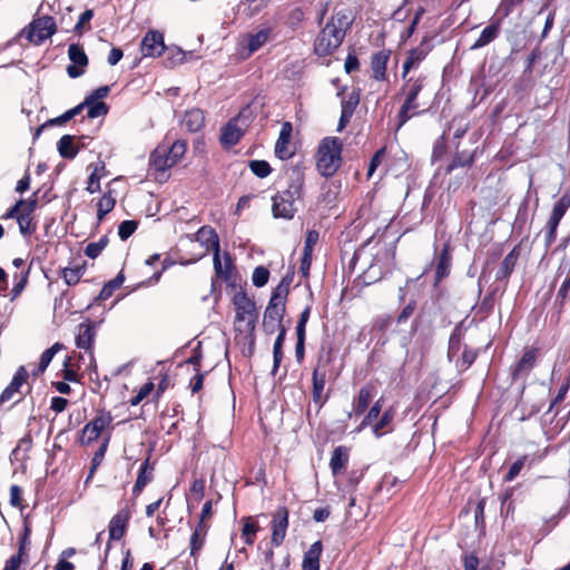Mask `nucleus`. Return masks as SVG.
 Here are the masks:
<instances>
[{
  "label": "nucleus",
  "instance_id": "6",
  "mask_svg": "<svg viewBox=\"0 0 570 570\" xmlns=\"http://www.w3.org/2000/svg\"><path fill=\"white\" fill-rule=\"evenodd\" d=\"M249 124V117L245 110L240 111L235 118L230 119L222 129L220 141L225 147L236 145Z\"/></svg>",
  "mask_w": 570,
  "mask_h": 570
},
{
  "label": "nucleus",
  "instance_id": "54",
  "mask_svg": "<svg viewBox=\"0 0 570 570\" xmlns=\"http://www.w3.org/2000/svg\"><path fill=\"white\" fill-rule=\"evenodd\" d=\"M18 225L20 233L22 235L31 234L33 228L31 227L32 216H28L27 214H19L18 215Z\"/></svg>",
  "mask_w": 570,
  "mask_h": 570
},
{
  "label": "nucleus",
  "instance_id": "39",
  "mask_svg": "<svg viewBox=\"0 0 570 570\" xmlns=\"http://www.w3.org/2000/svg\"><path fill=\"white\" fill-rule=\"evenodd\" d=\"M125 281V277L124 275L120 273L118 274L114 279H111L110 282H108L104 287L100 291V294H99V298L101 299H107L109 296H111V294L114 293L115 289H117L118 287L121 286V284L124 283Z\"/></svg>",
  "mask_w": 570,
  "mask_h": 570
},
{
  "label": "nucleus",
  "instance_id": "8",
  "mask_svg": "<svg viewBox=\"0 0 570 570\" xmlns=\"http://www.w3.org/2000/svg\"><path fill=\"white\" fill-rule=\"evenodd\" d=\"M570 207V195H563L553 206L550 217L546 225V243L551 245L557 236V228L564 216L566 212Z\"/></svg>",
  "mask_w": 570,
  "mask_h": 570
},
{
  "label": "nucleus",
  "instance_id": "50",
  "mask_svg": "<svg viewBox=\"0 0 570 570\" xmlns=\"http://www.w3.org/2000/svg\"><path fill=\"white\" fill-rule=\"evenodd\" d=\"M154 383L147 382L145 383L138 391V393L130 400V404L132 406L138 405L144 399H146L151 391L154 390Z\"/></svg>",
  "mask_w": 570,
  "mask_h": 570
},
{
  "label": "nucleus",
  "instance_id": "30",
  "mask_svg": "<svg viewBox=\"0 0 570 570\" xmlns=\"http://www.w3.org/2000/svg\"><path fill=\"white\" fill-rule=\"evenodd\" d=\"M214 267L218 277L227 279L232 267L230 257L225 254L223 259L219 255V249L214 252Z\"/></svg>",
  "mask_w": 570,
  "mask_h": 570
},
{
  "label": "nucleus",
  "instance_id": "1",
  "mask_svg": "<svg viewBox=\"0 0 570 570\" xmlns=\"http://www.w3.org/2000/svg\"><path fill=\"white\" fill-rule=\"evenodd\" d=\"M352 23V16L347 10L336 11L331 20L321 30L314 43L318 56L331 55L342 43L345 32Z\"/></svg>",
  "mask_w": 570,
  "mask_h": 570
},
{
  "label": "nucleus",
  "instance_id": "10",
  "mask_svg": "<svg viewBox=\"0 0 570 570\" xmlns=\"http://www.w3.org/2000/svg\"><path fill=\"white\" fill-rule=\"evenodd\" d=\"M56 31V23L51 17H41L30 24L28 38L35 45H40Z\"/></svg>",
  "mask_w": 570,
  "mask_h": 570
},
{
  "label": "nucleus",
  "instance_id": "61",
  "mask_svg": "<svg viewBox=\"0 0 570 570\" xmlns=\"http://www.w3.org/2000/svg\"><path fill=\"white\" fill-rule=\"evenodd\" d=\"M212 508H213L212 501L205 502V504L203 505V509H202L200 519H199L198 524L206 523V520L212 517V514H213Z\"/></svg>",
  "mask_w": 570,
  "mask_h": 570
},
{
  "label": "nucleus",
  "instance_id": "42",
  "mask_svg": "<svg viewBox=\"0 0 570 570\" xmlns=\"http://www.w3.org/2000/svg\"><path fill=\"white\" fill-rule=\"evenodd\" d=\"M108 238L107 236H102L98 242L89 243L86 246L85 254L90 258H96L102 249L107 246Z\"/></svg>",
  "mask_w": 570,
  "mask_h": 570
},
{
  "label": "nucleus",
  "instance_id": "11",
  "mask_svg": "<svg viewBox=\"0 0 570 570\" xmlns=\"http://www.w3.org/2000/svg\"><path fill=\"white\" fill-rule=\"evenodd\" d=\"M96 336V325L95 323L88 321L79 324L78 332L76 335V345L79 348L89 352L90 364L89 366L96 370L97 365L95 363V358L92 355V345Z\"/></svg>",
  "mask_w": 570,
  "mask_h": 570
},
{
  "label": "nucleus",
  "instance_id": "45",
  "mask_svg": "<svg viewBox=\"0 0 570 570\" xmlns=\"http://www.w3.org/2000/svg\"><path fill=\"white\" fill-rule=\"evenodd\" d=\"M250 170L261 178H265L271 174V166L265 160H252L249 163Z\"/></svg>",
  "mask_w": 570,
  "mask_h": 570
},
{
  "label": "nucleus",
  "instance_id": "38",
  "mask_svg": "<svg viewBox=\"0 0 570 570\" xmlns=\"http://www.w3.org/2000/svg\"><path fill=\"white\" fill-rule=\"evenodd\" d=\"M151 480V472L148 471L147 463H144L140 468L138 478L136 480V483L134 485L132 492L135 494H138L142 491L145 485Z\"/></svg>",
  "mask_w": 570,
  "mask_h": 570
},
{
  "label": "nucleus",
  "instance_id": "63",
  "mask_svg": "<svg viewBox=\"0 0 570 570\" xmlns=\"http://www.w3.org/2000/svg\"><path fill=\"white\" fill-rule=\"evenodd\" d=\"M122 58V50L119 48H112L108 56V63L110 66L117 65Z\"/></svg>",
  "mask_w": 570,
  "mask_h": 570
},
{
  "label": "nucleus",
  "instance_id": "56",
  "mask_svg": "<svg viewBox=\"0 0 570 570\" xmlns=\"http://www.w3.org/2000/svg\"><path fill=\"white\" fill-rule=\"evenodd\" d=\"M317 242H318V233L316 230H309L307 233V235H306L304 253L303 254L312 255L313 247L315 246V244Z\"/></svg>",
  "mask_w": 570,
  "mask_h": 570
},
{
  "label": "nucleus",
  "instance_id": "31",
  "mask_svg": "<svg viewBox=\"0 0 570 570\" xmlns=\"http://www.w3.org/2000/svg\"><path fill=\"white\" fill-rule=\"evenodd\" d=\"M116 205V198L111 190H107L97 203V217L101 220L109 212L114 209Z\"/></svg>",
  "mask_w": 570,
  "mask_h": 570
},
{
  "label": "nucleus",
  "instance_id": "16",
  "mask_svg": "<svg viewBox=\"0 0 570 570\" xmlns=\"http://www.w3.org/2000/svg\"><path fill=\"white\" fill-rule=\"evenodd\" d=\"M328 362L330 357H321L313 372V399L318 403L323 400V391L327 379L326 364Z\"/></svg>",
  "mask_w": 570,
  "mask_h": 570
},
{
  "label": "nucleus",
  "instance_id": "64",
  "mask_svg": "<svg viewBox=\"0 0 570 570\" xmlns=\"http://www.w3.org/2000/svg\"><path fill=\"white\" fill-rule=\"evenodd\" d=\"M30 187V175L29 174H26L20 180H18L17 183V186H16V191L17 193H24L29 189Z\"/></svg>",
  "mask_w": 570,
  "mask_h": 570
},
{
  "label": "nucleus",
  "instance_id": "24",
  "mask_svg": "<svg viewBox=\"0 0 570 570\" xmlns=\"http://www.w3.org/2000/svg\"><path fill=\"white\" fill-rule=\"evenodd\" d=\"M205 122L204 114L200 109H190L186 111L183 125L191 132H196L202 129Z\"/></svg>",
  "mask_w": 570,
  "mask_h": 570
},
{
  "label": "nucleus",
  "instance_id": "40",
  "mask_svg": "<svg viewBox=\"0 0 570 570\" xmlns=\"http://www.w3.org/2000/svg\"><path fill=\"white\" fill-rule=\"evenodd\" d=\"M61 350V344L55 343L50 348H47L40 356L39 362V372L42 373L46 371L51 360L56 355V353Z\"/></svg>",
  "mask_w": 570,
  "mask_h": 570
},
{
  "label": "nucleus",
  "instance_id": "58",
  "mask_svg": "<svg viewBox=\"0 0 570 570\" xmlns=\"http://www.w3.org/2000/svg\"><path fill=\"white\" fill-rule=\"evenodd\" d=\"M263 327L268 334H273L277 330L281 332L282 328H285L281 322L271 321L267 318H263Z\"/></svg>",
  "mask_w": 570,
  "mask_h": 570
},
{
  "label": "nucleus",
  "instance_id": "12",
  "mask_svg": "<svg viewBox=\"0 0 570 570\" xmlns=\"http://www.w3.org/2000/svg\"><path fill=\"white\" fill-rule=\"evenodd\" d=\"M423 83L421 80H410L405 88L407 89V96L406 99L401 108L399 118H400V126L404 125L411 117L412 111L417 108V105L415 104V99L420 91L422 90Z\"/></svg>",
  "mask_w": 570,
  "mask_h": 570
},
{
  "label": "nucleus",
  "instance_id": "49",
  "mask_svg": "<svg viewBox=\"0 0 570 570\" xmlns=\"http://www.w3.org/2000/svg\"><path fill=\"white\" fill-rule=\"evenodd\" d=\"M381 409H382L381 400H379L370 409L368 413L366 414V416L364 417L363 422L360 425V430L367 425H372L373 421H375L377 419V416L380 415Z\"/></svg>",
  "mask_w": 570,
  "mask_h": 570
},
{
  "label": "nucleus",
  "instance_id": "25",
  "mask_svg": "<svg viewBox=\"0 0 570 570\" xmlns=\"http://www.w3.org/2000/svg\"><path fill=\"white\" fill-rule=\"evenodd\" d=\"M209 525L207 523L197 524L190 537V554L196 557L202 550Z\"/></svg>",
  "mask_w": 570,
  "mask_h": 570
},
{
  "label": "nucleus",
  "instance_id": "53",
  "mask_svg": "<svg viewBox=\"0 0 570 570\" xmlns=\"http://www.w3.org/2000/svg\"><path fill=\"white\" fill-rule=\"evenodd\" d=\"M24 553L23 546L21 544L19 548V552L12 557H10L4 564L3 570H18L22 562V554Z\"/></svg>",
  "mask_w": 570,
  "mask_h": 570
},
{
  "label": "nucleus",
  "instance_id": "21",
  "mask_svg": "<svg viewBox=\"0 0 570 570\" xmlns=\"http://www.w3.org/2000/svg\"><path fill=\"white\" fill-rule=\"evenodd\" d=\"M195 236L197 242H199L207 250L213 249L216 252L219 249V238L213 228L204 226L198 229Z\"/></svg>",
  "mask_w": 570,
  "mask_h": 570
},
{
  "label": "nucleus",
  "instance_id": "9",
  "mask_svg": "<svg viewBox=\"0 0 570 570\" xmlns=\"http://www.w3.org/2000/svg\"><path fill=\"white\" fill-rule=\"evenodd\" d=\"M112 416L108 412H102L92 421L87 423L81 431V443L89 444L96 441L101 433L111 425Z\"/></svg>",
  "mask_w": 570,
  "mask_h": 570
},
{
  "label": "nucleus",
  "instance_id": "55",
  "mask_svg": "<svg viewBox=\"0 0 570 570\" xmlns=\"http://www.w3.org/2000/svg\"><path fill=\"white\" fill-rule=\"evenodd\" d=\"M525 460H527V456H521L520 459H518L509 469V472L507 473L505 475V481L508 482H511L512 480H514L517 478V475L520 473V471L522 470L524 463H525Z\"/></svg>",
  "mask_w": 570,
  "mask_h": 570
},
{
  "label": "nucleus",
  "instance_id": "23",
  "mask_svg": "<svg viewBox=\"0 0 570 570\" xmlns=\"http://www.w3.org/2000/svg\"><path fill=\"white\" fill-rule=\"evenodd\" d=\"M89 167L92 168V170L88 178L86 190L89 194H95L100 190V180L105 176L106 168L102 161L96 163L95 165H90Z\"/></svg>",
  "mask_w": 570,
  "mask_h": 570
},
{
  "label": "nucleus",
  "instance_id": "60",
  "mask_svg": "<svg viewBox=\"0 0 570 570\" xmlns=\"http://www.w3.org/2000/svg\"><path fill=\"white\" fill-rule=\"evenodd\" d=\"M67 404H68V401L66 399L57 396V397H53L51 401V409L55 412L60 413L66 410Z\"/></svg>",
  "mask_w": 570,
  "mask_h": 570
},
{
  "label": "nucleus",
  "instance_id": "47",
  "mask_svg": "<svg viewBox=\"0 0 570 570\" xmlns=\"http://www.w3.org/2000/svg\"><path fill=\"white\" fill-rule=\"evenodd\" d=\"M269 278V272L264 266H257L252 276L253 284L257 287L264 286Z\"/></svg>",
  "mask_w": 570,
  "mask_h": 570
},
{
  "label": "nucleus",
  "instance_id": "20",
  "mask_svg": "<svg viewBox=\"0 0 570 570\" xmlns=\"http://www.w3.org/2000/svg\"><path fill=\"white\" fill-rule=\"evenodd\" d=\"M27 377H28V372L24 370V367L21 366L14 374L11 383L1 393L0 402L3 403L7 401H10L13 397V395L19 392V389L26 382Z\"/></svg>",
  "mask_w": 570,
  "mask_h": 570
},
{
  "label": "nucleus",
  "instance_id": "13",
  "mask_svg": "<svg viewBox=\"0 0 570 570\" xmlns=\"http://www.w3.org/2000/svg\"><path fill=\"white\" fill-rule=\"evenodd\" d=\"M68 57L72 62L67 67V73L70 78H78L85 72V67L88 65V57L81 46L72 43L68 48Z\"/></svg>",
  "mask_w": 570,
  "mask_h": 570
},
{
  "label": "nucleus",
  "instance_id": "62",
  "mask_svg": "<svg viewBox=\"0 0 570 570\" xmlns=\"http://www.w3.org/2000/svg\"><path fill=\"white\" fill-rule=\"evenodd\" d=\"M26 206L24 199L18 200L13 207H11L7 214L4 215V218H16L18 219L19 212L21 210V207Z\"/></svg>",
  "mask_w": 570,
  "mask_h": 570
},
{
  "label": "nucleus",
  "instance_id": "36",
  "mask_svg": "<svg viewBox=\"0 0 570 570\" xmlns=\"http://www.w3.org/2000/svg\"><path fill=\"white\" fill-rule=\"evenodd\" d=\"M85 273L83 266L66 267L62 271V278L68 285H76Z\"/></svg>",
  "mask_w": 570,
  "mask_h": 570
},
{
  "label": "nucleus",
  "instance_id": "4",
  "mask_svg": "<svg viewBox=\"0 0 570 570\" xmlns=\"http://www.w3.org/2000/svg\"><path fill=\"white\" fill-rule=\"evenodd\" d=\"M302 197V183H292L287 189L273 197L272 212L275 218L292 219L297 210L295 203Z\"/></svg>",
  "mask_w": 570,
  "mask_h": 570
},
{
  "label": "nucleus",
  "instance_id": "35",
  "mask_svg": "<svg viewBox=\"0 0 570 570\" xmlns=\"http://www.w3.org/2000/svg\"><path fill=\"white\" fill-rule=\"evenodd\" d=\"M285 335H286V330L285 328H282L281 332L278 333L277 337H276V341L274 343V347H273V357H274V366H273V372H275L281 362H282V358H283V352H282V347H283V344H284V341H285Z\"/></svg>",
  "mask_w": 570,
  "mask_h": 570
},
{
  "label": "nucleus",
  "instance_id": "37",
  "mask_svg": "<svg viewBox=\"0 0 570 570\" xmlns=\"http://www.w3.org/2000/svg\"><path fill=\"white\" fill-rule=\"evenodd\" d=\"M451 266V257L446 248H444L439 258L438 267H436V279L440 281L445 277L450 272Z\"/></svg>",
  "mask_w": 570,
  "mask_h": 570
},
{
  "label": "nucleus",
  "instance_id": "41",
  "mask_svg": "<svg viewBox=\"0 0 570 570\" xmlns=\"http://www.w3.org/2000/svg\"><path fill=\"white\" fill-rule=\"evenodd\" d=\"M535 355L532 351L525 352L514 368V375L529 371L534 364Z\"/></svg>",
  "mask_w": 570,
  "mask_h": 570
},
{
  "label": "nucleus",
  "instance_id": "15",
  "mask_svg": "<svg viewBox=\"0 0 570 570\" xmlns=\"http://www.w3.org/2000/svg\"><path fill=\"white\" fill-rule=\"evenodd\" d=\"M272 528V543L278 547L283 543L288 528V511L286 508L281 507L276 510L273 515Z\"/></svg>",
  "mask_w": 570,
  "mask_h": 570
},
{
  "label": "nucleus",
  "instance_id": "48",
  "mask_svg": "<svg viewBox=\"0 0 570 570\" xmlns=\"http://www.w3.org/2000/svg\"><path fill=\"white\" fill-rule=\"evenodd\" d=\"M257 531H258V525L256 523L252 522L249 519H246L244 521L243 535L245 537V542L247 544H253L254 537Z\"/></svg>",
  "mask_w": 570,
  "mask_h": 570
},
{
  "label": "nucleus",
  "instance_id": "52",
  "mask_svg": "<svg viewBox=\"0 0 570 570\" xmlns=\"http://www.w3.org/2000/svg\"><path fill=\"white\" fill-rule=\"evenodd\" d=\"M137 228V224L134 220H124L118 228V235L121 239L130 237Z\"/></svg>",
  "mask_w": 570,
  "mask_h": 570
},
{
  "label": "nucleus",
  "instance_id": "32",
  "mask_svg": "<svg viewBox=\"0 0 570 570\" xmlns=\"http://www.w3.org/2000/svg\"><path fill=\"white\" fill-rule=\"evenodd\" d=\"M58 151L63 158H73L78 153V149L75 146L73 137L70 135L62 136L58 141Z\"/></svg>",
  "mask_w": 570,
  "mask_h": 570
},
{
  "label": "nucleus",
  "instance_id": "28",
  "mask_svg": "<svg viewBox=\"0 0 570 570\" xmlns=\"http://www.w3.org/2000/svg\"><path fill=\"white\" fill-rule=\"evenodd\" d=\"M128 515L125 513L116 514L110 523H109V535L112 540H119L124 533L127 525Z\"/></svg>",
  "mask_w": 570,
  "mask_h": 570
},
{
  "label": "nucleus",
  "instance_id": "7",
  "mask_svg": "<svg viewBox=\"0 0 570 570\" xmlns=\"http://www.w3.org/2000/svg\"><path fill=\"white\" fill-rule=\"evenodd\" d=\"M288 294V285L282 282L273 292L265 309L264 318L281 322L285 314V299Z\"/></svg>",
  "mask_w": 570,
  "mask_h": 570
},
{
  "label": "nucleus",
  "instance_id": "34",
  "mask_svg": "<svg viewBox=\"0 0 570 570\" xmlns=\"http://www.w3.org/2000/svg\"><path fill=\"white\" fill-rule=\"evenodd\" d=\"M425 58V51L421 48H415L410 51L407 59L403 65V77L410 71L411 68L419 65Z\"/></svg>",
  "mask_w": 570,
  "mask_h": 570
},
{
  "label": "nucleus",
  "instance_id": "22",
  "mask_svg": "<svg viewBox=\"0 0 570 570\" xmlns=\"http://www.w3.org/2000/svg\"><path fill=\"white\" fill-rule=\"evenodd\" d=\"M348 462V450L344 446H337L334 449L331 461H330V468L332 470V473L334 475L338 474L341 471H343Z\"/></svg>",
  "mask_w": 570,
  "mask_h": 570
},
{
  "label": "nucleus",
  "instance_id": "3",
  "mask_svg": "<svg viewBox=\"0 0 570 570\" xmlns=\"http://www.w3.org/2000/svg\"><path fill=\"white\" fill-rule=\"evenodd\" d=\"M233 304L235 307V330L250 335L258 318L255 302L246 293L239 291L235 293Z\"/></svg>",
  "mask_w": 570,
  "mask_h": 570
},
{
  "label": "nucleus",
  "instance_id": "27",
  "mask_svg": "<svg viewBox=\"0 0 570 570\" xmlns=\"http://www.w3.org/2000/svg\"><path fill=\"white\" fill-rule=\"evenodd\" d=\"M499 22L491 23L490 26L485 27L482 30L480 37L476 39V41L471 46V49L482 48L490 43L491 41H493L499 35Z\"/></svg>",
  "mask_w": 570,
  "mask_h": 570
},
{
  "label": "nucleus",
  "instance_id": "44",
  "mask_svg": "<svg viewBox=\"0 0 570 570\" xmlns=\"http://www.w3.org/2000/svg\"><path fill=\"white\" fill-rule=\"evenodd\" d=\"M88 108V117L94 119L107 115L108 106L104 101H92L85 105Z\"/></svg>",
  "mask_w": 570,
  "mask_h": 570
},
{
  "label": "nucleus",
  "instance_id": "17",
  "mask_svg": "<svg viewBox=\"0 0 570 570\" xmlns=\"http://www.w3.org/2000/svg\"><path fill=\"white\" fill-rule=\"evenodd\" d=\"M292 135V125L284 122L275 145V154L279 159H288L293 155L289 146V138Z\"/></svg>",
  "mask_w": 570,
  "mask_h": 570
},
{
  "label": "nucleus",
  "instance_id": "29",
  "mask_svg": "<svg viewBox=\"0 0 570 570\" xmlns=\"http://www.w3.org/2000/svg\"><path fill=\"white\" fill-rule=\"evenodd\" d=\"M394 419V411L392 409L386 410L381 419L373 425V433L380 438L392 431V421Z\"/></svg>",
  "mask_w": 570,
  "mask_h": 570
},
{
  "label": "nucleus",
  "instance_id": "59",
  "mask_svg": "<svg viewBox=\"0 0 570 570\" xmlns=\"http://www.w3.org/2000/svg\"><path fill=\"white\" fill-rule=\"evenodd\" d=\"M107 446H108V440H106L101 446L99 448V450L96 452L95 456H94V466L90 471V474H89V478L92 475L94 471H95V468L101 462V460L104 459V455H105V452L107 450Z\"/></svg>",
  "mask_w": 570,
  "mask_h": 570
},
{
  "label": "nucleus",
  "instance_id": "5",
  "mask_svg": "<svg viewBox=\"0 0 570 570\" xmlns=\"http://www.w3.org/2000/svg\"><path fill=\"white\" fill-rule=\"evenodd\" d=\"M186 153V144L183 140L175 141L169 149L158 147L151 155V164L157 171L165 173L176 165Z\"/></svg>",
  "mask_w": 570,
  "mask_h": 570
},
{
  "label": "nucleus",
  "instance_id": "26",
  "mask_svg": "<svg viewBox=\"0 0 570 570\" xmlns=\"http://www.w3.org/2000/svg\"><path fill=\"white\" fill-rule=\"evenodd\" d=\"M269 32V29H261L247 36V56L254 53L267 42Z\"/></svg>",
  "mask_w": 570,
  "mask_h": 570
},
{
  "label": "nucleus",
  "instance_id": "57",
  "mask_svg": "<svg viewBox=\"0 0 570 570\" xmlns=\"http://www.w3.org/2000/svg\"><path fill=\"white\" fill-rule=\"evenodd\" d=\"M384 156V149L377 150L374 156L372 157L368 169H367V177L371 178L376 168L381 165L382 159Z\"/></svg>",
  "mask_w": 570,
  "mask_h": 570
},
{
  "label": "nucleus",
  "instance_id": "14",
  "mask_svg": "<svg viewBox=\"0 0 570 570\" xmlns=\"http://www.w3.org/2000/svg\"><path fill=\"white\" fill-rule=\"evenodd\" d=\"M144 57H159L165 50L164 36L159 31H148L140 46Z\"/></svg>",
  "mask_w": 570,
  "mask_h": 570
},
{
  "label": "nucleus",
  "instance_id": "18",
  "mask_svg": "<svg viewBox=\"0 0 570 570\" xmlns=\"http://www.w3.org/2000/svg\"><path fill=\"white\" fill-rule=\"evenodd\" d=\"M390 59V51L382 50L376 52L371 60V68L375 80L383 81L386 77V66Z\"/></svg>",
  "mask_w": 570,
  "mask_h": 570
},
{
  "label": "nucleus",
  "instance_id": "43",
  "mask_svg": "<svg viewBox=\"0 0 570 570\" xmlns=\"http://www.w3.org/2000/svg\"><path fill=\"white\" fill-rule=\"evenodd\" d=\"M360 104L358 90H352L347 97L342 101V110L354 114Z\"/></svg>",
  "mask_w": 570,
  "mask_h": 570
},
{
  "label": "nucleus",
  "instance_id": "19",
  "mask_svg": "<svg viewBox=\"0 0 570 570\" xmlns=\"http://www.w3.org/2000/svg\"><path fill=\"white\" fill-rule=\"evenodd\" d=\"M322 551V542H314L304 554L302 570H320V558Z\"/></svg>",
  "mask_w": 570,
  "mask_h": 570
},
{
  "label": "nucleus",
  "instance_id": "33",
  "mask_svg": "<svg viewBox=\"0 0 570 570\" xmlns=\"http://www.w3.org/2000/svg\"><path fill=\"white\" fill-rule=\"evenodd\" d=\"M372 397H373V389L371 386H363L360 390L357 399H356L355 412L357 414L365 412Z\"/></svg>",
  "mask_w": 570,
  "mask_h": 570
},
{
  "label": "nucleus",
  "instance_id": "2",
  "mask_svg": "<svg viewBox=\"0 0 570 570\" xmlns=\"http://www.w3.org/2000/svg\"><path fill=\"white\" fill-rule=\"evenodd\" d=\"M342 141L336 137L324 138L317 150L316 166L324 177L333 176L342 164Z\"/></svg>",
  "mask_w": 570,
  "mask_h": 570
},
{
  "label": "nucleus",
  "instance_id": "51",
  "mask_svg": "<svg viewBox=\"0 0 570 570\" xmlns=\"http://www.w3.org/2000/svg\"><path fill=\"white\" fill-rule=\"evenodd\" d=\"M108 86H102L94 90L89 96L80 105H89L92 101H100V99L105 98L109 92Z\"/></svg>",
  "mask_w": 570,
  "mask_h": 570
},
{
  "label": "nucleus",
  "instance_id": "46",
  "mask_svg": "<svg viewBox=\"0 0 570 570\" xmlns=\"http://www.w3.org/2000/svg\"><path fill=\"white\" fill-rule=\"evenodd\" d=\"M82 109H83V105L79 104L78 106L69 109L68 111H66L61 116H59V117H57L55 119H51L49 121V124L50 125H62V124L69 121L70 119H72L73 117H76L77 115H79Z\"/></svg>",
  "mask_w": 570,
  "mask_h": 570
}]
</instances>
